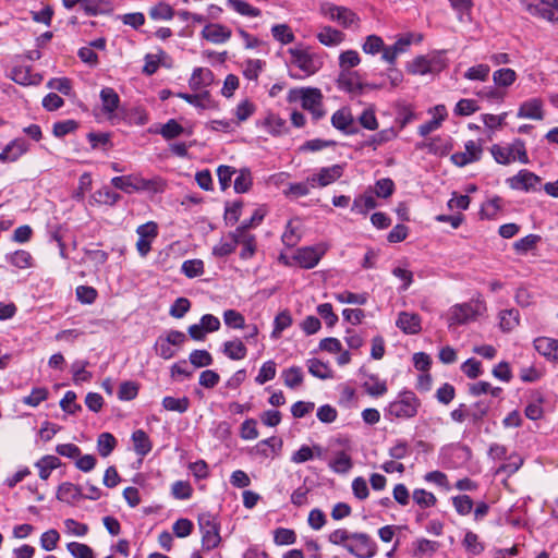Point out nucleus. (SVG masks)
Returning a JSON list of instances; mask_svg holds the SVG:
<instances>
[{
	"label": "nucleus",
	"mask_w": 558,
	"mask_h": 558,
	"mask_svg": "<svg viewBox=\"0 0 558 558\" xmlns=\"http://www.w3.org/2000/svg\"><path fill=\"white\" fill-rule=\"evenodd\" d=\"M287 52L290 56L289 64L300 70L302 74H290L294 78L310 77L316 74L324 65L323 57L314 52L310 47L299 45L289 48Z\"/></svg>",
	"instance_id": "nucleus-1"
},
{
	"label": "nucleus",
	"mask_w": 558,
	"mask_h": 558,
	"mask_svg": "<svg viewBox=\"0 0 558 558\" xmlns=\"http://www.w3.org/2000/svg\"><path fill=\"white\" fill-rule=\"evenodd\" d=\"M490 153L500 165H509L514 161L521 163H529V157L525 148V144L522 140H514L508 145L495 144L490 148Z\"/></svg>",
	"instance_id": "nucleus-2"
},
{
	"label": "nucleus",
	"mask_w": 558,
	"mask_h": 558,
	"mask_svg": "<svg viewBox=\"0 0 558 558\" xmlns=\"http://www.w3.org/2000/svg\"><path fill=\"white\" fill-rule=\"evenodd\" d=\"M198 526L202 534L203 549L209 551L218 547L221 536L219 533L220 524L217 518L209 512L202 513L198 517Z\"/></svg>",
	"instance_id": "nucleus-3"
},
{
	"label": "nucleus",
	"mask_w": 558,
	"mask_h": 558,
	"mask_svg": "<svg viewBox=\"0 0 558 558\" xmlns=\"http://www.w3.org/2000/svg\"><path fill=\"white\" fill-rule=\"evenodd\" d=\"M420 405L421 402L414 392L404 391L397 400L389 403L387 412L397 418H411L416 415Z\"/></svg>",
	"instance_id": "nucleus-4"
},
{
	"label": "nucleus",
	"mask_w": 558,
	"mask_h": 558,
	"mask_svg": "<svg viewBox=\"0 0 558 558\" xmlns=\"http://www.w3.org/2000/svg\"><path fill=\"white\" fill-rule=\"evenodd\" d=\"M298 98L302 101V107L311 111L315 119L323 117L324 111L322 110L323 95L318 88H300L292 89L289 93V100H296Z\"/></svg>",
	"instance_id": "nucleus-5"
},
{
	"label": "nucleus",
	"mask_w": 558,
	"mask_h": 558,
	"mask_svg": "<svg viewBox=\"0 0 558 558\" xmlns=\"http://www.w3.org/2000/svg\"><path fill=\"white\" fill-rule=\"evenodd\" d=\"M355 544H345L344 548L356 558H372L377 553L376 543L366 533H352Z\"/></svg>",
	"instance_id": "nucleus-6"
},
{
	"label": "nucleus",
	"mask_w": 558,
	"mask_h": 558,
	"mask_svg": "<svg viewBox=\"0 0 558 558\" xmlns=\"http://www.w3.org/2000/svg\"><path fill=\"white\" fill-rule=\"evenodd\" d=\"M320 12L345 28L359 21L357 15L351 9L330 2L322 3Z\"/></svg>",
	"instance_id": "nucleus-7"
},
{
	"label": "nucleus",
	"mask_w": 558,
	"mask_h": 558,
	"mask_svg": "<svg viewBox=\"0 0 558 558\" xmlns=\"http://www.w3.org/2000/svg\"><path fill=\"white\" fill-rule=\"evenodd\" d=\"M521 4L531 15L546 20L555 21L558 19V0H547V2H532L531 0H521Z\"/></svg>",
	"instance_id": "nucleus-8"
},
{
	"label": "nucleus",
	"mask_w": 558,
	"mask_h": 558,
	"mask_svg": "<svg viewBox=\"0 0 558 558\" xmlns=\"http://www.w3.org/2000/svg\"><path fill=\"white\" fill-rule=\"evenodd\" d=\"M326 253L324 244L315 246H305L299 248L292 256L293 260L299 264L302 268L311 269L314 268Z\"/></svg>",
	"instance_id": "nucleus-9"
},
{
	"label": "nucleus",
	"mask_w": 558,
	"mask_h": 558,
	"mask_svg": "<svg viewBox=\"0 0 558 558\" xmlns=\"http://www.w3.org/2000/svg\"><path fill=\"white\" fill-rule=\"evenodd\" d=\"M344 167L342 165H332L330 167H324L319 169L316 174H313L308 178V182L312 187L320 186L325 187L338 179H340L343 174Z\"/></svg>",
	"instance_id": "nucleus-10"
},
{
	"label": "nucleus",
	"mask_w": 558,
	"mask_h": 558,
	"mask_svg": "<svg viewBox=\"0 0 558 558\" xmlns=\"http://www.w3.org/2000/svg\"><path fill=\"white\" fill-rule=\"evenodd\" d=\"M464 151H458L451 155V161L458 167H464L481 159L483 149L474 141H468L464 145Z\"/></svg>",
	"instance_id": "nucleus-11"
},
{
	"label": "nucleus",
	"mask_w": 558,
	"mask_h": 558,
	"mask_svg": "<svg viewBox=\"0 0 558 558\" xmlns=\"http://www.w3.org/2000/svg\"><path fill=\"white\" fill-rule=\"evenodd\" d=\"M476 310L469 303L457 304L452 306L448 312V324L449 327L454 325H463L470 320L475 319Z\"/></svg>",
	"instance_id": "nucleus-12"
},
{
	"label": "nucleus",
	"mask_w": 558,
	"mask_h": 558,
	"mask_svg": "<svg viewBox=\"0 0 558 558\" xmlns=\"http://www.w3.org/2000/svg\"><path fill=\"white\" fill-rule=\"evenodd\" d=\"M337 85L340 89L345 90L352 95H360L363 92L364 85L355 71L340 70L337 78Z\"/></svg>",
	"instance_id": "nucleus-13"
},
{
	"label": "nucleus",
	"mask_w": 558,
	"mask_h": 558,
	"mask_svg": "<svg viewBox=\"0 0 558 558\" xmlns=\"http://www.w3.org/2000/svg\"><path fill=\"white\" fill-rule=\"evenodd\" d=\"M517 116L518 118L543 120L544 111L542 99L532 98L522 102L519 107Z\"/></svg>",
	"instance_id": "nucleus-14"
},
{
	"label": "nucleus",
	"mask_w": 558,
	"mask_h": 558,
	"mask_svg": "<svg viewBox=\"0 0 558 558\" xmlns=\"http://www.w3.org/2000/svg\"><path fill=\"white\" fill-rule=\"evenodd\" d=\"M202 36L213 44H222L229 40L231 31L221 24H208L202 31Z\"/></svg>",
	"instance_id": "nucleus-15"
},
{
	"label": "nucleus",
	"mask_w": 558,
	"mask_h": 558,
	"mask_svg": "<svg viewBox=\"0 0 558 558\" xmlns=\"http://www.w3.org/2000/svg\"><path fill=\"white\" fill-rule=\"evenodd\" d=\"M28 149V145L24 140H14L8 144L0 153V161L13 162L16 161Z\"/></svg>",
	"instance_id": "nucleus-16"
},
{
	"label": "nucleus",
	"mask_w": 558,
	"mask_h": 558,
	"mask_svg": "<svg viewBox=\"0 0 558 558\" xmlns=\"http://www.w3.org/2000/svg\"><path fill=\"white\" fill-rule=\"evenodd\" d=\"M396 324L402 331L409 335H415L421 330V318L414 313L401 312Z\"/></svg>",
	"instance_id": "nucleus-17"
},
{
	"label": "nucleus",
	"mask_w": 558,
	"mask_h": 558,
	"mask_svg": "<svg viewBox=\"0 0 558 558\" xmlns=\"http://www.w3.org/2000/svg\"><path fill=\"white\" fill-rule=\"evenodd\" d=\"M539 178L527 170H520L517 175L509 179V184L515 190H530L535 186Z\"/></svg>",
	"instance_id": "nucleus-18"
},
{
	"label": "nucleus",
	"mask_w": 558,
	"mask_h": 558,
	"mask_svg": "<svg viewBox=\"0 0 558 558\" xmlns=\"http://www.w3.org/2000/svg\"><path fill=\"white\" fill-rule=\"evenodd\" d=\"M318 41L327 47H336L344 40V34L330 26H324L317 33Z\"/></svg>",
	"instance_id": "nucleus-19"
},
{
	"label": "nucleus",
	"mask_w": 558,
	"mask_h": 558,
	"mask_svg": "<svg viewBox=\"0 0 558 558\" xmlns=\"http://www.w3.org/2000/svg\"><path fill=\"white\" fill-rule=\"evenodd\" d=\"M82 497L83 494L81 487L70 482H64L58 487L57 498L60 501L73 504L74 501L78 500Z\"/></svg>",
	"instance_id": "nucleus-20"
},
{
	"label": "nucleus",
	"mask_w": 558,
	"mask_h": 558,
	"mask_svg": "<svg viewBox=\"0 0 558 558\" xmlns=\"http://www.w3.org/2000/svg\"><path fill=\"white\" fill-rule=\"evenodd\" d=\"M11 78L20 85H36L40 82L38 74H33L31 69L26 65L13 68Z\"/></svg>",
	"instance_id": "nucleus-21"
},
{
	"label": "nucleus",
	"mask_w": 558,
	"mask_h": 558,
	"mask_svg": "<svg viewBox=\"0 0 558 558\" xmlns=\"http://www.w3.org/2000/svg\"><path fill=\"white\" fill-rule=\"evenodd\" d=\"M353 117L349 109L341 108L337 110L332 117H331V124L345 133H353L354 130L351 128L353 126Z\"/></svg>",
	"instance_id": "nucleus-22"
},
{
	"label": "nucleus",
	"mask_w": 558,
	"mask_h": 558,
	"mask_svg": "<svg viewBox=\"0 0 558 558\" xmlns=\"http://www.w3.org/2000/svg\"><path fill=\"white\" fill-rule=\"evenodd\" d=\"M213 81L214 74L209 69L196 68L192 73L189 84L193 90H197L202 87L210 85Z\"/></svg>",
	"instance_id": "nucleus-23"
},
{
	"label": "nucleus",
	"mask_w": 558,
	"mask_h": 558,
	"mask_svg": "<svg viewBox=\"0 0 558 558\" xmlns=\"http://www.w3.org/2000/svg\"><path fill=\"white\" fill-rule=\"evenodd\" d=\"M113 10L110 0H84L83 11L86 15L95 16L99 14H108Z\"/></svg>",
	"instance_id": "nucleus-24"
},
{
	"label": "nucleus",
	"mask_w": 558,
	"mask_h": 558,
	"mask_svg": "<svg viewBox=\"0 0 558 558\" xmlns=\"http://www.w3.org/2000/svg\"><path fill=\"white\" fill-rule=\"evenodd\" d=\"M328 465L335 473L345 474L352 469L353 462L345 451H338L335 458L329 461Z\"/></svg>",
	"instance_id": "nucleus-25"
},
{
	"label": "nucleus",
	"mask_w": 558,
	"mask_h": 558,
	"mask_svg": "<svg viewBox=\"0 0 558 558\" xmlns=\"http://www.w3.org/2000/svg\"><path fill=\"white\" fill-rule=\"evenodd\" d=\"M436 70V60L427 59L424 56L416 57L409 65V72L412 74L424 75Z\"/></svg>",
	"instance_id": "nucleus-26"
},
{
	"label": "nucleus",
	"mask_w": 558,
	"mask_h": 558,
	"mask_svg": "<svg viewBox=\"0 0 558 558\" xmlns=\"http://www.w3.org/2000/svg\"><path fill=\"white\" fill-rule=\"evenodd\" d=\"M61 465V461L56 456H45L35 463V466L39 470V477L44 481L48 480L51 472Z\"/></svg>",
	"instance_id": "nucleus-27"
},
{
	"label": "nucleus",
	"mask_w": 558,
	"mask_h": 558,
	"mask_svg": "<svg viewBox=\"0 0 558 558\" xmlns=\"http://www.w3.org/2000/svg\"><path fill=\"white\" fill-rule=\"evenodd\" d=\"M132 441L135 452L141 457H145L151 450V441L143 429L133 432Z\"/></svg>",
	"instance_id": "nucleus-28"
},
{
	"label": "nucleus",
	"mask_w": 558,
	"mask_h": 558,
	"mask_svg": "<svg viewBox=\"0 0 558 558\" xmlns=\"http://www.w3.org/2000/svg\"><path fill=\"white\" fill-rule=\"evenodd\" d=\"M111 184L128 194L138 192L137 174L114 177L111 179Z\"/></svg>",
	"instance_id": "nucleus-29"
},
{
	"label": "nucleus",
	"mask_w": 558,
	"mask_h": 558,
	"mask_svg": "<svg viewBox=\"0 0 558 558\" xmlns=\"http://www.w3.org/2000/svg\"><path fill=\"white\" fill-rule=\"evenodd\" d=\"M223 353L231 360H243L246 356L247 350L244 343L239 340L227 341L223 344Z\"/></svg>",
	"instance_id": "nucleus-30"
},
{
	"label": "nucleus",
	"mask_w": 558,
	"mask_h": 558,
	"mask_svg": "<svg viewBox=\"0 0 558 558\" xmlns=\"http://www.w3.org/2000/svg\"><path fill=\"white\" fill-rule=\"evenodd\" d=\"M555 347H557V340L553 338L538 337L534 340L535 350L548 360H554Z\"/></svg>",
	"instance_id": "nucleus-31"
},
{
	"label": "nucleus",
	"mask_w": 558,
	"mask_h": 558,
	"mask_svg": "<svg viewBox=\"0 0 558 558\" xmlns=\"http://www.w3.org/2000/svg\"><path fill=\"white\" fill-rule=\"evenodd\" d=\"M137 186L138 191L151 192V193H161L165 190V181L159 177H154L151 179H145L137 174Z\"/></svg>",
	"instance_id": "nucleus-32"
},
{
	"label": "nucleus",
	"mask_w": 558,
	"mask_h": 558,
	"mask_svg": "<svg viewBox=\"0 0 558 558\" xmlns=\"http://www.w3.org/2000/svg\"><path fill=\"white\" fill-rule=\"evenodd\" d=\"M377 206V202L372 194H363L353 201L351 210L362 215H366L368 210L374 209Z\"/></svg>",
	"instance_id": "nucleus-33"
},
{
	"label": "nucleus",
	"mask_w": 558,
	"mask_h": 558,
	"mask_svg": "<svg viewBox=\"0 0 558 558\" xmlns=\"http://www.w3.org/2000/svg\"><path fill=\"white\" fill-rule=\"evenodd\" d=\"M307 367H308V372L314 377H317L319 379H328V378L333 377V374H332V371L330 369V367L326 363H324L317 359L308 360Z\"/></svg>",
	"instance_id": "nucleus-34"
},
{
	"label": "nucleus",
	"mask_w": 558,
	"mask_h": 558,
	"mask_svg": "<svg viewBox=\"0 0 558 558\" xmlns=\"http://www.w3.org/2000/svg\"><path fill=\"white\" fill-rule=\"evenodd\" d=\"M117 447V439L110 433H101L97 438V450L104 458L111 454Z\"/></svg>",
	"instance_id": "nucleus-35"
},
{
	"label": "nucleus",
	"mask_w": 558,
	"mask_h": 558,
	"mask_svg": "<svg viewBox=\"0 0 558 558\" xmlns=\"http://www.w3.org/2000/svg\"><path fill=\"white\" fill-rule=\"evenodd\" d=\"M162 407L167 411L184 413L190 408V399L187 397L173 398L168 396L162 399Z\"/></svg>",
	"instance_id": "nucleus-36"
},
{
	"label": "nucleus",
	"mask_w": 558,
	"mask_h": 558,
	"mask_svg": "<svg viewBox=\"0 0 558 558\" xmlns=\"http://www.w3.org/2000/svg\"><path fill=\"white\" fill-rule=\"evenodd\" d=\"M515 80V71L509 68L499 69L493 73V81L499 87H509Z\"/></svg>",
	"instance_id": "nucleus-37"
},
{
	"label": "nucleus",
	"mask_w": 558,
	"mask_h": 558,
	"mask_svg": "<svg viewBox=\"0 0 558 558\" xmlns=\"http://www.w3.org/2000/svg\"><path fill=\"white\" fill-rule=\"evenodd\" d=\"M100 98L102 101L104 110L108 113H112L119 106L120 98L113 88L106 87L100 92Z\"/></svg>",
	"instance_id": "nucleus-38"
},
{
	"label": "nucleus",
	"mask_w": 558,
	"mask_h": 558,
	"mask_svg": "<svg viewBox=\"0 0 558 558\" xmlns=\"http://www.w3.org/2000/svg\"><path fill=\"white\" fill-rule=\"evenodd\" d=\"M500 327L504 331H510L514 329L520 322L519 312L514 308L505 310L499 313Z\"/></svg>",
	"instance_id": "nucleus-39"
},
{
	"label": "nucleus",
	"mask_w": 558,
	"mask_h": 558,
	"mask_svg": "<svg viewBox=\"0 0 558 558\" xmlns=\"http://www.w3.org/2000/svg\"><path fill=\"white\" fill-rule=\"evenodd\" d=\"M363 387L366 392L371 396L378 397L387 392V386L385 381H381L377 376L371 375L363 383Z\"/></svg>",
	"instance_id": "nucleus-40"
},
{
	"label": "nucleus",
	"mask_w": 558,
	"mask_h": 558,
	"mask_svg": "<svg viewBox=\"0 0 558 558\" xmlns=\"http://www.w3.org/2000/svg\"><path fill=\"white\" fill-rule=\"evenodd\" d=\"M271 34L276 40L287 45L294 41L295 36L287 24H276L271 27Z\"/></svg>",
	"instance_id": "nucleus-41"
},
{
	"label": "nucleus",
	"mask_w": 558,
	"mask_h": 558,
	"mask_svg": "<svg viewBox=\"0 0 558 558\" xmlns=\"http://www.w3.org/2000/svg\"><path fill=\"white\" fill-rule=\"evenodd\" d=\"M227 3L232 10L240 13L241 15H246V16H252V17H256V16L260 15L259 9L251 5L250 3H247L243 0H227Z\"/></svg>",
	"instance_id": "nucleus-42"
},
{
	"label": "nucleus",
	"mask_w": 558,
	"mask_h": 558,
	"mask_svg": "<svg viewBox=\"0 0 558 558\" xmlns=\"http://www.w3.org/2000/svg\"><path fill=\"white\" fill-rule=\"evenodd\" d=\"M274 324L275 327L271 332V337L274 339H278L281 336V332L291 326L292 317L288 311H282L275 317Z\"/></svg>",
	"instance_id": "nucleus-43"
},
{
	"label": "nucleus",
	"mask_w": 558,
	"mask_h": 558,
	"mask_svg": "<svg viewBox=\"0 0 558 558\" xmlns=\"http://www.w3.org/2000/svg\"><path fill=\"white\" fill-rule=\"evenodd\" d=\"M88 366L87 361H75L71 368L73 374V381L77 385L83 381H89L92 379V373L86 371Z\"/></svg>",
	"instance_id": "nucleus-44"
},
{
	"label": "nucleus",
	"mask_w": 558,
	"mask_h": 558,
	"mask_svg": "<svg viewBox=\"0 0 558 558\" xmlns=\"http://www.w3.org/2000/svg\"><path fill=\"white\" fill-rule=\"evenodd\" d=\"M284 385L289 388H295L300 386L303 381V373L301 367L292 366L286 369L282 374Z\"/></svg>",
	"instance_id": "nucleus-45"
},
{
	"label": "nucleus",
	"mask_w": 558,
	"mask_h": 558,
	"mask_svg": "<svg viewBox=\"0 0 558 558\" xmlns=\"http://www.w3.org/2000/svg\"><path fill=\"white\" fill-rule=\"evenodd\" d=\"M265 62L260 59H250L244 63L243 74L247 80L256 81Z\"/></svg>",
	"instance_id": "nucleus-46"
},
{
	"label": "nucleus",
	"mask_w": 558,
	"mask_h": 558,
	"mask_svg": "<svg viewBox=\"0 0 558 558\" xmlns=\"http://www.w3.org/2000/svg\"><path fill=\"white\" fill-rule=\"evenodd\" d=\"M181 270L187 278H195L204 274V263L201 259H189L183 262Z\"/></svg>",
	"instance_id": "nucleus-47"
},
{
	"label": "nucleus",
	"mask_w": 558,
	"mask_h": 558,
	"mask_svg": "<svg viewBox=\"0 0 558 558\" xmlns=\"http://www.w3.org/2000/svg\"><path fill=\"white\" fill-rule=\"evenodd\" d=\"M9 260L14 267L25 269L32 266L33 257L27 251L19 250L10 255Z\"/></svg>",
	"instance_id": "nucleus-48"
},
{
	"label": "nucleus",
	"mask_w": 558,
	"mask_h": 558,
	"mask_svg": "<svg viewBox=\"0 0 558 558\" xmlns=\"http://www.w3.org/2000/svg\"><path fill=\"white\" fill-rule=\"evenodd\" d=\"M361 62L360 56L355 50H347L339 56L340 70H350Z\"/></svg>",
	"instance_id": "nucleus-49"
},
{
	"label": "nucleus",
	"mask_w": 558,
	"mask_h": 558,
	"mask_svg": "<svg viewBox=\"0 0 558 558\" xmlns=\"http://www.w3.org/2000/svg\"><path fill=\"white\" fill-rule=\"evenodd\" d=\"M490 68L487 64H477L471 66L465 73L464 77L471 81L485 82L488 78Z\"/></svg>",
	"instance_id": "nucleus-50"
},
{
	"label": "nucleus",
	"mask_w": 558,
	"mask_h": 558,
	"mask_svg": "<svg viewBox=\"0 0 558 558\" xmlns=\"http://www.w3.org/2000/svg\"><path fill=\"white\" fill-rule=\"evenodd\" d=\"M166 140H173L184 133V129L174 119L169 120L159 131Z\"/></svg>",
	"instance_id": "nucleus-51"
},
{
	"label": "nucleus",
	"mask_w": 558,
	"mask_h": 558,
	"mask_svg": "<svg viewBox=\"0 0 558 558\" xmlns=\"http://www.w3.org/2000/svg\"><path fill=\"white\" fill-rule=\"evenodd\" d=\"M223 322L230 328L242 329L245 327L244 316L235 310L225 311Z\"/></svg>",
	"instance_id": "nucleus-52"
},
{
	"label": "nucleus",
	"mask_w": 558,
	"mask_h": 558,
	"mask_svg": "<svg viewBox=\"0 0 558 558\" xmlns=\"http://www.w3.org/2000/svg\"><path fill=\"white\" fill-rule=\"evenodd\" d=\"M66 548L74 558H95L93 549L86 544L71 542Z\"/></svg>",
	"instance_id": "nucleus-53"
},
{
	"label": "nucleus",
	"mask_w": 558,
	"mask_h": 558,
	"mask_svg": "<svg viewBox=\"0 0 558 558\" xmlns=\"http://www.w3.org/2000/svg\"><path fill=\"white\" fill-rule=\"evenodd\" d=\"M413 500L422 508L434 507L437 502L436 496L425 489H415L413 492Z\"/></svg>",
	"instance_id": "nucleus-54"
},
{
	"label": "nucleus",
	"mask_w": 558,
	"mask_h": 558,
	"mask_svg": "<svg viewBox=\"0 0 558 558\" xmlns=\"http://www.w3.org/2000/svg\"><path fill=\"white\" fill-rule=\"evenodd\" d=\"M252 186V175L248 169H241L234 180V191L236 193H245Z\"/></svg>",
	"instance_id": "nucleus-55"
},
{
	"label": "nucleus",
	"mask_w": 558,
	"mask_h": 558,
	"mask_svg": "<svg viewBox=\"0 0 558 558\" xmlns=\"http://www.w3.org/2000/svg\"><path fill=\"white\" fill-rule=\"evenodd\" d=\"M539 240V235L529 234L514 242L513 247L518 253L525 254L529 251L533 250Z\"/></svg>",
	"instance_id": "nucleus-56"
},
{
	"label": "nucleus",
	"mask_w": 558,
	"mask_h": 558,
	"mask_svg": "<svg viewBox=\"0 0 558 558\" xmlns=\"http://www.w3.org/2000/svg\"><path fill=\"white\" fill-rule=\"evenodd\" d=\"M59 539L60 534L57 530H48L40 536V546L43 549L51 551L57 547Z\"/></svg>",
	"instance_id": "nucleus-57"
},
{
	"label": "nucleus",
	"mask_w": 558,
	"mask_h": 558,
	"mask_svg": "<svg viewBox=\"0 0 558 558\" xmlns=\"http://www.w3.org/2000/svg\"><path fill=\"white\" fill-rule=\"evenodd\" d=\"M138 386L134 381H123L118 391V398L123 401H131L136 398Z\"/></svg>",
	"instance_id": "nucleus-58"
},
{
	"label": "nucleus",
	"mask_w": 558,
	"mask_h": 558,
	"mask_svg": "<svg viewBox=\"0 0 558 558\" xmlns=\"http://www.w3.org/2000/svg\"><path fill=\"white\" fill-rule=\"evenodd\" d=\"M415 556H424L429 555L432 556L439 547V544L435 541H430L427 538H420L415 543Z\"/></svg>",
	"instance_id": "nucleus-59"
},
{
	"label": "nucleus",
	"mask_w": 558,
	"mask_h": 558,
	"mask_svg": "<svg viewBox=\"0 0 558 558\" xmlns=\"http://www.w3.org/2000/svg\"><path fill=\"white\" fill-rule=\"evenodd\" d=\"M490 408V403L485 400H480L476 403H474L470 409V417L472 418L473 423L476 424L483 420V417L487 414L488 410Z\"/></svg>",
	"instance_id": "nucleus-60"
},
{
	"label": "nucleus",
	"mask_w": 558,
	"mask_h": 558,
	"mask_svg": "<svg viewBox=\"0 0 558 558\" xmlns=\"http://www.w3.org/2000/svg\"><path fill=\"white\" fill-rule=\"evenodd\" d=\"M190 362L195 367H205L213 364V357L206 350H194L190 354Z\"/></svg>",
	"instance_id": "nucleus-61"
},
{
	"label": "nucleus",
	"mask_w": 558,
	"mask_h": 558,
	"mask_svg": "<svg viewBox=\"0 0 558 558\" xmlns=\"http://www.w3.org/2000/svg\"><path fill=\"white\" fill-rule=\"evenodd\" d=\"M275 376H276V364L274 361H267L262 365L259 373L256 376L255 380L259 385H264L265 383L274 379Z\"/></svg>",
	"instance_id": "nucleus-62"
},
{
	"label": "nucleus",
	"mask_w": 558,
	"mask_h": 558,
	"mask_svg": "<svg viewBox=\"0 0 558 558\" xmlns=\"http://www.w3.org/2000/svg\"><path fill=\"white\" fill-rule=\"evenodd\" d=\"M452 504L457 512L461 515L469 514L473 509V501L468 495H460L453 497Z\"/></svg>",
	"instance_id": "nucleus-63"
},
{
	"label": "nucleus",
	"mask_w": 558,
	"mask_h": 558,
	"mask_svg": "<svg viewBox=\"0 0 558 558\" xmlns=\"http://www.w3.org/2000/svg\"><path fill=\"white\" fill-rule=\"evenodd\" d=\"M171 493L177 499H189L192 496L193 488L189 482L177 481L172 484Z\"/></svg>",
	"instance_id": "nucleus-64"
}]
</instances>
